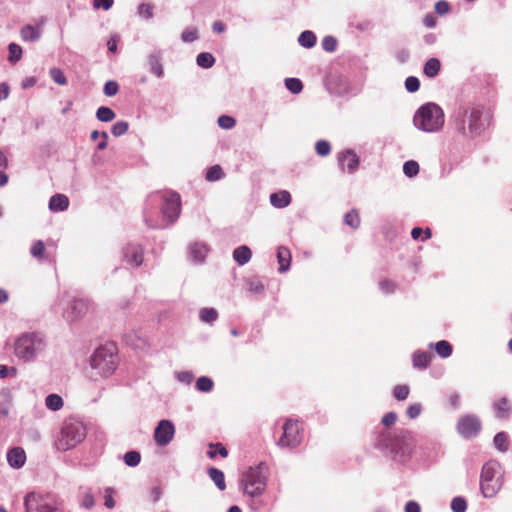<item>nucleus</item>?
<instances>
[{
    "instance_id": "f257e3e1",
    "label": "nucleus",
    "mask_w": 512,
    "mask_h": 512,
    "mask_svg": "<svg viewBox=\"0 0 512 512\" xmlns=\"http://www.w3.org/2000/svg\"><path fill=\"white\" fill-rule=\"evenodd\" d=\"M161 206L162 222L158 223L152 219L147 209L144 210V221L146 225L153 229L166 228L177 221L181 212L180 195L173 191L155 192L148 196L147 205Z\"/></svg>"
},
{
    "instance_id": "f03ea898",
    "label": "nucleus",
    "mask_w": 512,
    "mask_h": 512,
    "mask_svg": "<svg viewBox=\"0 0 512 512\" xmlns=\"http://www.w3.org/2000/svg\"><path fill=\"white\" fill-rule=\"evenodd\" d=\"M451 121L459 133L471 138L481 135L488 125L480 105H459L451 115Z\"/></svg>"
},
{
    "instance_id": "7ed1b4c3",
    "label": "nucleus",
    "mask_w": 512,
    "mask_h": 512,
    "mask_svg": "<svg viewBox=\"0 0 512 512\" xmlns=\"http://www.w3.org/2000/svg\"><path fill=\"white\" fill-rule=\"evenodd\" d=\"M46 336L41 332H23L13 342L14 356L24 364L36 362L47 349Z\"/></svg>"
},
{
    "instance_id": "20e7f679",
    "label": "nucleus",
    "mask_w": 512,
    "mask_h": 512,
    "mask_svg": "<svg viewBox=\"0 0 512 512\" xmlns=\"http://www.w3.org/2000/svg\"><path fill=\"white\" fill-rule=\"evenodd\" d=\"M376 446L389 451L394 460L405 462L412 453V436L407 430L383 431L376 438Z\"/></svg>"
},
{
    "instance_id": "39448f33",
    "label": "nucleus",
    "mask_w": 512,
    "mask_h": 512,
    "mask_svg": "<svg viewBox=\"0 0 512 512\" xmlns=\"http://www.w3.org/2000/svg\"><path fill=\"white\" fill-rule=\"evenodd\" d=\"M117 363L116 347L113 344L100 346L91 357L89 377L92 380L109 377L115 372Z\"/></svg>"
},
{
    "instance_id": "423d86ee",
    "label": "nucleus",
    "mask_w": 512,
    "mask_h": 512,
    "mask_svg": "<svg viewBox=\"0 0 512 512\" xmlns=\"http://www.w3.org/2000/svg\"><path fill=\"white\" fill-rule=\"evenodd\" d=\"M413 123L423 132H438L444 125V112L439 105L432 102L426 103L415 112Z\"/></svg>"
},
{
    "instance_id": "0eeeda50",
    "label": "nucleus",
    "mask_w": 512,
    "mask_h": 512,
    "mask_svg": "<svg viewBox=\"0 0 512 512\" xmlns=\"http://www.w3.org/2000/svg\"><path fill=\"white\" fill-rule=\"evenodd\" d=\"M268 475L269 468L264 462L250 467L241 480L243 493L250 498L261 496L266 490Z\"/></svg>"
},
{
    "instance_id": "6e6552de",
    "label": "nucleus",
    "mask_w": 512,
    "mask_h": 512,
    "mask_svg": "<svg viewBox=\"0 0 512 512\" xmlns=\"http://www.w3.org/2000/svg\"><path fill=\"white\" fill-rule=\"evenodd\" d=\"M87 435L85 424L78 419L68 418L64 421L60 436L56 442L57 448L67 451L81 443Z\"/></svg>"
},
{
    "instance_id": "1a4fd4ad",
    "label": "nucleus",
    "mask_w": 512,
    "mask_h": 512,
    "mask_svg": "<svg viewBox=\"0 0 512 512\" xmlns=\"http://www.w3.org/2000/svg\"><path fill=\"white\" fill-rule=\"evenodd\" d=\"M26 512H65L64 501L53 493L30 492L24 498Z\"/></svg>"
},
{
    "instance_id": "9d476101",
    "label": "nucleus",
    "mask_w": 512,
    "mask_h": 512,
    "mask_svg": "<svg viewBox=\"0 0 512 512\" xmlns=\"http://www.w3.org/2000/svg\"><path fill=\"white\" fill-rule=\"evenodd\" d=\"M502 474L498 462H486L481 470L480 489L485 498L494 497L502 487Z\"/></svg>"
},
{
    "instance_id": "9b49d317",
    "label": "nucleus",
    "mask_w": 512,
    "mask_h": 512,
    "mask_svg": "<svg viewBox=\"0 0 512 512\" xmlns=\"http://www.w3.org/2000/svg\"><path fill=\"white\" fill-rule=\"evenodd\" d=\"M303 435L299 429L298 421L287 420L283 425V434L277 444L280 447L295 448L300 445Z\"/></svg>"
},
{
    "instance_id": "f8f14e48",
    "label": "nucleus",
    "mask_w": 512,
    "mask_h": 512,
    "mask_svg": "<svg viewBox=\"0 0 512 512\" xmlns=\"http://www.w3.org/2000/svg\"><path fill=\"white\" fill-rule=\"evenodd\" d=\"M175 426L170 420H161L154 430V440L159 446L168 445L174 437Z\"/></svg>"
},
{
    "instance_id": "ddd939ff",
    "label": "nucleus",
    "mask_w": 512,
    "mask_h": 512,
    "mask_svg": "<svg viewBox=\"0 0 512 512\" xmlns=\"http://www.w3.org/2000/svg\"><path fill=\"white\" fill-rule=\"evenodd\" d=\"M457 429L463 437L470 438L480 432L481 423L476 416L467 415L459 419Z\"/></svg>"
},
{
    "instance_id": "4468645a",
    "label": "nucleus",
    "mask_w": 512,
    "mask_h": 512,
    "mask_svg": "<svg viewBox=\"0 0 512 512\" xmlns=\"http://www.w3.org/2000/svg\"><path fill=\"white\" fill-rule=\"evenodd\" d=\"M209 253V247L204 242H194L188 247L189 259L196 264L203 263Z\"/></svg>"
},
{
    "instance_id": "2eb2a0df",
    "label": "nucleus",
    "mask_w": 512,
    "mask_h": 512,
    "mask_svg": "<svg viewBox=\"0 0 512 512\" xmlns=\"http://www.w3.org/2000/svg\"><path fill=\"white\" fill-rule=\"evenodd\" d=\"M123 257L128 264L138 267L143 262V249L140 245L129 244L123 250Z\"/></svg>"
},
{
    "instance_id": "dca6fc26",
    "label": "nucleus",
    "mask_w": 512,
    "mask_h": 512,
    "mask_svg": "<svg viewBox=\"0 0 512 512\" xmlns=\"http://www.w3.org/2000/svg\"><path fill=\"white\" fill-rule=\"evenodd\" d=\"M338 162L341 169L347 168L349 173H354L359 165V158L353 150H346L338 155Z\"/></svg>"
},
{
    "instance_id": "f3484780",
    "label": "nucleus",
    "mask_w": 512,
    "mask_h": 512,
    "mask_svg": "<svg viewBox=\"0 0 512 512\" xmlns=\"http://www.w3.org/2000/svg\"><path fill=\"white\" fill-rule=\"evenodd\" d=\"M147 67L153 75L157 78H163L164 76V67L162 64V52L155 51L150 53L147 56Z\"/></svg>"
},
{
    "instance_id": "a211bd4d",
    "label": "nucleus",
    "mask_w": 512,
    "mask_h": 512,
    "mask_svg": "<svg viewBox=\"0 0 512 512\" xmlns=\"http://www.w3.org/2000/svg\"><path fill=\"white\" fill-rule=\"evenodd\" d=\"M89 309V303L85 299H74L71 304L70 311L67 312V319L69 321L77 320L83 317Z\"/></svg>"
},
{
    "instance_id": "6ab92c4d",
    "label": "nucleus",
    "mask_w": 512,
    "mask_h": 512,
    "mask_svg": "<svg viewBox=\"0 0 512 512\" xmlns=\"http://www.w3.org/2000/svg\"><path fill=\"white\" fill-rule=\"evenodd\" d=\"M7 462L15 469L22 468L26 462V453L21 447H14L7 452Z\"/></svg>"
},
{
    "instance_id": "aec40b11",
    "label": "nucleus",
    "mask_w": 512,
    "mask_h": 512,
    "mask_svg": "<svg viewBox=\"0 0 512 512\" xmlns=\"http://www.w3.org/2000/svg\"><path fill=\"white\" fill-rule=\"evenodd\" d=\"M270 203L275 208H285L291 203V194L286 190L272 193Z\"/></svg>"
},
{
    "instance_id": "412c9836",
    "label": "nucleus",
    "mask_w": 512,
    "mask_h": 512,
    "mask_svg": "<svg viewBox=\"0 0 512 512\" xmlns=\"http://www.w3.org/2000/svg\"><path fill=\"white\" fill-rule=\"evenodd\" d=\"M278 271L284 273L289 270L291 264V252L287 247L280 246L277 250Z\"/></svg>"
},
{
    "instance_id": "4be33fe9",
    "label": "nucleus",
    "mask_w": 512,
    "mask_h": 512,
    "mask_svg": "<svg viewBox=\"0 0 512 512\" xmlns=\"http://www.w3.org/2000/svg\"><path fill=\"white\" fill-rule=\"evenodd\" d=\"M42 30L32 25H24L20 30L21 39L25 42H35L40 39Z\"/></svg>"
},
{
    "instance_id": "5701e85b",
    "label": "nucleus",
    "mask_w": 512,
    "mask_h": 512,
    "mask_svg": "<svg viewBox=\"0 0 512 512\" xmlns=\"http://www.w3.org/2000/svg\"><path fill=\"white\" fill-rule=\"evenodd\" d=\"M69 206V199L64 194H55L49 200V209L51 211H65Z\"/></svg>"
},
{
    "instance_id": "b1692460",
    "label": "nucleus",
    "mask_w": 512,
    "mask_h": 512,
    "mask_svg": "<svg viewBox=\"0 0 512 512\" xmlns=\"http://www.w3.org/2000/svg\"><path fill=\"white\" fill-rule=\"evenodd\" d=\"M251 257L252 252L246 245L239 246L233 251V259L240 266L247 264Z\"/></svg>"
},
{
    "instance_id": "393cba45",
    "label": "nucleus",
    "mask_w": 512,
    "mask_h": 512,
    "mask_svg": "<svg viewBox=\"0 0 512 512\" xmlns=\"http://www.w3.org/2000/svg\"><path fill=\"white\" fill-rule=\"evenodd\" d=\"M495 415L497 418L505 419L511 413V405L506 397L500 398L493 404Z\"/></svg>"
},
{
    "instance_id": "a878e982",
    "label": "nucleus",
    "mask_w": 512,
    "mask_h": 512,
    "mask_svg": "<svg viewBox=\"0 0 512 512\" xmlns=\"http://www.w3.org/2000/svg\"><path fill=\"white\" fill-rule=\"evenodd\" d=\"M432 355L425 351H416L413 354V367L416 369H426L431 361Z\"/></svg>"
},
{
    "instance_id": "bb28decb",
    "label": "nucleus",
    "mask_w": 512,
    "mask_h": 512,
    "mask_svg": "<svg viewBox=\"0 0 512 512\" xmlns=\"http://www.w3.org/2000/svg\"><path fill=\"white\" fill-rule=\"evenodd\" d=\"M207 473L220 491L226 489L225 476L221 470L215 467H211L208 469Z\"/></svg>"
},
{
    "instance_id": "cd10ccee",
    "label": "nucleus",
    "mask_w": 512,
    "mask_h": 512,
    "mask_svg": "<svg viewBox=\"0 0 512 512\" xmlns=\"http://www.w3.org/2000/svg\"><path fill=\"white\" fill-rule=\"evenodd\" d=\"M441 68L440 61L437 58H430L424 64L423 72L429 78H434L438 75Z\"/></svg>"
},
{
    "instance_id": "c85d7f7f",
    "label": "nucleus",
    "mask_w": 512,
    "mask_h": 512,
    "mask_svg": "<svg viewBox=\"0 0 512 512\" xmlns=\"http://www.w3.org/2000/svg\"><path fill=\"white\" fill-rule=\"evenodd\" d=\"M316 40L315 34L310 30L303 31L298 37V43L300 46L307 49L314 47Z\"/></svg>"
},
{
    "instance_id": "c756f323",
    "label": "nucleus",
    "mask_w": 512,
    "mask_h": 512,
    "mask_svg": "<svg viewBox=\"0 0 512 512\" xmlns=\"http://www.w3.org/2000/svg\"><path fill=\"white\" fill-rule=\"evenodd\" d=\"M196 63L199 67L208 69L215 63L214 56L209 52H201L196 57Z\"/></svg>"
},
{
    "instance_id": "7c9ffc66",
    "label": "nucleus",
    "mask_w": 512,
    "mask_h": 512,
    "mask_svg": "<svg viewBox=\"0 0 512 512\" xmlns=\"http://www.w3.org/2000/svg\"><path fill=\"white\" fill-rule=\"evenodd\" d=\"M63 404V399L58 394H49L45 399V405L51 411L60 410Z\"/></svg>"
},
{
    "instance_id": "2f4dec72",
    "label": "nucleus",
    "mask_w": 512,
    "mask_h": 512,
    "mask_svg": "<svg viewBox=\"0 0 512 512\" xmlns=\"http://www.w3.org/2000/svg\"><path fill=\"white\" fill-rule=\"evenodd\" d=\"M116 117L115 112L106 106H101L96 111V118L101 122H110Z\"/></svg>"
},
{
    "instance_id": "473e14b6",
    "label": "nucleus",
    "mask_w": 512,
    "mask_h": 512,
    "mask_svg": "<svg viewBox=\"0 0 512 512\" xmlns=\"http://www.w3.org/2000/svg\"><path fill=\"white\" fill-rule=\"evenodd\" d=\"M434 347L436 353L442 358H447L452 354V345L446 340L438 341Z\"/></svg>"
},
{
    "instance_id": "72a5a7b5",
    "label": "nucleus",
    "mask_w": 512,
    "mask_h": 512,
    "mask_svg": "<svg viewBox=\"0 0 512 512\" xmlns=\"http://www.w3.org/2000/svg\"><path fill=\"white\" fill-rule=\"evenodd\" d=\"M199 318L202 322L213 323L218 318V312L215 308H202L199 313Z\"/></svg>"
},
{
    "instance_id": "f704fd0d",
    "label": "nucleus",
    "mask_w": 512,
    "mask_h": 512,
    "mask_svg": "<svg viewBox=\"0 0 512 512\" xmlns=\"http://www.w3.org/2000/svg\"><path fill=\"white\" fill-rule=\"evenodd\" d=\"M493 443L495 447L501 451L506 452L508 450V436L505 432H499L494 436Z\"/></svg>"
},
{
    "instance_id": "c9c22d12",
    "label": "nucleus",
    "mask_w": 512,
    "mask_h": 512,
    "mask_svg": "<svg viewBox=\"0 0 512 512\" xmlns=\"http://www.w3.org/2000/svg\"><path fill=\"white\" fill-rule=\"evenodd\" d=\"M285 87L293 94H299L303 90L302 81L298 78H286Z\"/></svg>"
},
{
    "instance_id": "e433bc0d",
    "label": "nucleus",
    "mask_w": 512,
    "mask_h": 512,
    "mask_svg": "<svg viewBox=\"0 0 512 512\" xmlns=\"http://www.w3.org/2000/svg\"><path fill=\"white\" fill-rule=\"evenodd\" d=\"M9 57L8 60L11 63H17L22 57V48L16 43H10L8 45Z\"/></svg>"
},
{
    "instance_id": "4c0bfd02",
    "label": "nucleus",
    "mask_w": 512,
    "mask_h": 512,
    "mask_svg": "<svg viewBox=\"0 0 512 512\" xmlns=\"http://www.w3.org/2000/svg\"><path fill=\"white\" fill-rule=\"evenodd\" d=\"M344 223L354 229L360 225V217L357 210L353 209L345 214Z\"/></svg>"
},
{
    "instance_id": "58836bf2",
    "label": "nucleus",
    "mask_w": 512,
    "mask_h": 512,
    "mask_svg": "<svg viewBox=\"0 0 512 512\" xmlns=\"http://www.w3.org/2000/svg\"><path fill=\"white\" fill-rule=\"evenodd\" d=\"M213 385L212 379L206 376H201L196 381V389L200 392H210Z\"/></svg>"
},
{
    "instance_id": "ea45409f",
    "label": "nucleus",
    "mask_w": 512,
    "mask_h": 512,
    "mask_svg": "<svg viewBox=\"0 0 512 512\" xmlns=\"http://www.w3.org/2000/svg\"><path fill=\"white\" fill-rule=\"evenodd\" d=\"M124 463L129 467L137 466L141 461V455L138 451H129L124 454Z\"/></svg>"
},
{
    "instance_id": "a19ab883",
    "label": "nucleus",
    "mask_w": 512,
    "mask_h": 512,
    "mask_svg": "<svg viewBox=\"0 0 512 512\" xmlns=\"http://www.w3.org/2000/svg\"><path fill=\"white\" fill-rule=\"evenodd\" d=\"M209 448L207 455L210 458H215L217 454L221 457H226L228 455L227 449L221 443H210Z\"/></svg>"
},
{
    "instance_id": "79ce46f5",
    "label": "nucleus",
    "mask_w": 512,
    "mask_h": 512,
    "mask_svg": "<svg viewBox=\"0 0 512 512\" xmlns=\"http://www.w3.org/2000/svg\"><path fill=\"white\" fill-rule=\"evenodd\" d=\"M403 172L407 177H414L419 173V164L414 160L406 161L403 165Z\"/></svg>"
},
{
    "instance_id": "37998d69",
    "label": "nucleus",
    "mask_w": 512,
    "mask_h": 512,
    "mask_svg": "<svg viewBox=\"0 0 512 512\" xmlns=\"http://www.w3.org/2000/svg\"><path fill=\"white\" fill-rule=\"evenodd\" d=\"M450 507L453 512H465L467 510V502L464 497L457 496L452 499Z\"/></svg>"
},
{
    "instance_id": "c03bdc74",
    "label": "nucleus",
    "mask_w": 512,
    "mask_h": 512,
    "mask_svg": "<svg viewBox=\"0 0 512 512\" xmlns=\"http://www.w3.org/2000/svg\"><path fill=\"white\" fill-rule=\"evenodd\" d=\"M224 176L223 170L219 165L210 167L206 173V179L208 181H217L222 179Z\"/></svg>"
},
{
    "instance_id": "a18cd8bd",
    "label": "nucleus",
    "mask_w": 512,
    "mask_h": 512,
    "mask_svg": "<svg viewBox=\"0 0 512 512\" xmlns=\"http://www.w3.org/2000/svg\"><path fill=\"white\" fill-rule=\"evenodd\" d=\"M128 128H129L128 122L118 121L112 126L111 133L115 137H120L128 131Z\"/></svg>"
},
{
    "instance_id": "49530a36",
    "label": "nucleus",
    "mask_w": 512,
    "mask_h": 512,
    "mask_svg": "<svg viewBox=\"0 0 512 512\" xmlns=\"http://www.w3.org/2000/svg\"><path fill=\"white\" fill-rule=\"evenodd\" d=\"M410 389L407 385H396L393 389V396L399 400L403 401L408 398Z\"/></svg>"
},
{
    "instance_id": "de8ad7c7",
    "label": "nucleus",
    "mask_w": 512,
    "mask_h": 512,
    "mask_svg": "<svg viewBox=\"0 0 512 512\" xmlns=\"http://www.w3.org/2000/svg\"><path fill=\"white\" fill-rule=\"evenodd\" d=\"M50 77L53 81L59 85H65L67 83L66 76L63 71L59 68H51L49 71Z\"/></svg>"
},
{
    "instance_id": "09e8293b",
    "label": "nucleus",
    "mask_w": 512,
    "mask_h": 512,
    "mask_svg": "<svg viewBox=\"0 0 512 512\" xmlns=\"http://www.w3.org/2000/svg\"><path fill=\"white\" fill-rule=\"evenodd\" d=\"M316 152L319 156H327L331 152L330 143L326 140H319L315 145Z\"/></svg>"
},
{
    "instance_id": "8fccbe9b",
    "label": "nucleus",
    "mask_w": 512,
    "mask_h": 512,
    "mask_svg": "<svg viewBox=\"0 0 512 512\" xmlns=\"http://www.w3.org/2000/svg\"><path fill=\"white\" fill-rule=\"evenodd\" d=\"M138 15L144 19H151L153 17V5L149 3H142L138 6Z\"/></svg>"
},
{
    "instance_id": "3c124183",
    "label": "nucleus",
    "mask_w": 512,
    "mask_h": 512,
    "mask_svg": "<svg viewBox=\"0 0 512 512\" xmlns=\"http://www.w3.org/2000/svg\"><path fill=\"white\" fill-rule=\"evenodd\" d=\"M322 48L327 52H334L337 48V39L333 36H325L322 40Z\"/></svg>"
},
{
    "instance_id": "603ef678",
    "label": "nucleus",
    "mask_w": 512,
    "mask_h": 512,
    "mask_svg": "<svg viewBox=\"0 0 512 512\" xmlns=\"http://www.w3.org/2000/svg\"><path fill=\"white\" fill-rule=\"evenodd\" d=\"M218 125L223 129H232L236 125V120L228 115H221L218 118Z\"/></svg>"
},
{
    "instance_id": "864d4df0",
    "label": "nucleus",
    "mask_w": 512,
    "mask_h": 512,
    "mask_svg": "<svg viewBox=\"0 0 512 512\" xmlns=\"http://www.w3.org/2000/svg\"><path fill=\"white\" fill-rule=\"evenodd\" d=\"M420 81L417 77L409 76L405 80V88L408 92L414 93L419 90Z\"/></svg>"
},
{
    "instance_id": "5fc2aeb1",
    "label": "nucleus",
    "mask_w": 512,
    "mask_h": 512,
    "mask_svg": "<svg viewBox=\"0 0 512 512\" xmlns=\"http://www.w3.org/2000/svg\"><path fill=\"white\" fill-rule=\"evenodd\" d=\"M119 90V85L116 81L110 80L107 81L104 85L103 92L106 96L111 97L117 94Z\"/></svg>"
},
{
    "instance_id": "6e6d98bb",
    "label": "nucleus",
    "mask_w": 512,
    "mask_h": 512,
    "mask_svg": "<svg viewBox=\"0 0 512 512\" xmlns=\"http://www.w3.org/2000/svg\"><path fill=\"white\" fill-rule=\"evenodd\" d=\"M183 42H193L198 39V31L195 28L185 29L181 34Z\"/></svg>"
},
{
    "instance_id": "4d7b16f0",
    "label": "nucleus",
    "mask_w": 512,
    "mask_h": 512,
    "mask_svg": "<svg viewBox=\"0 0 512 512\" xmlns=\"http://www.w3.org/2000/svg\"><path fill=\"white\" fill-rule=\"evenodd\" d=\"M248 290L252 293H261L264 290V285L258 279H250L247 282Z\"/></svg>"
},
{
    "instance_id": "13d9d810",
    "label": "nucleus",
    "mask_w": 512,
    "mask_h": 512,
    "mask_svg": "<svg viewBox=\"0 0 512 512\" xmlns=\"http://www.w3.org/2000/svg\"><path fill=\"white\" fill-rule=\"evenodd\" d=\"M421 411H422V405L420 403H414V404H411L407 408L406 415L410 419H415L421 414Z\"/></svg>"
},
{
    "instance_id": "bf43d9fd",
    "label": "nucleus",
    "mask_w": 512,
    "mask_h": 512,
    "mask_svg": "<svg viewBox=\"0 0 512 512\" xmlns=\"http://www.w3.org/2000/svg\"><path fill=\"white\" fill-rule=\"evenodd\" d=\"M44 251L45 245L41 240L36 241L30 250L32 256L36 258H41L44 254Z\"/></svg>"
},
{
    "instance_id": "052dcab7",
    "label": "nucleus",
    "mask_w": 512,
    "mask_h": 512,
    "mask_svg": "<svg viewBox=\"0 0 512 512\" xmlns=\"http://www.w3.org/2000/svg\"><path fill=\"white\" fill-rule=\"evenodd\" d=\"M95 505V499L90 490L85 492L82 498L81 506L85 509H91Z\"/></svg>"
},
{
    "instance_id": "680f3d73",
    "label": "nucleus",
    "mask_w": 512,
    "mask_h": 512,
    "mask_svg": "<svg viewBox=\"0 0 512 512\" xmlns=\"http://www.w3.org/2000/svg\"><path fill=\"white\" fill-rule=\"evenodd\" d=\"M17 369L13 366L0 365V378L15 377Z\"/></svg>"
},
{
    "instance_id": "e2e57ef3",
    "label": "nucleus",
    "mask_w": 512,
    "mask_h": 512,
    "mask_svg": "<svg viewBox=\"0 0 512 512\" xmlns=\"http://www.w3.org/2000/svg\"><path fill=\"white\" fill-rule=\"evenodd\" d=\"M435 11L439 15H445L450 11V4L445 0L437 1L435 4Z\"/></svg>"
},
{
    "instance_id": "0e129e2a",
    "label": "nucleus",
    "mask_w": 512,
    "mask_h": 512,
    "mask_svg": "<svg viewBox=\"0 0 512 512\" xmlns=\"http://www.w3.org/2000/svg\"><path fill=\"white\" fill-rule=\"evenodd\" d=\"M379 286H380V289L382 290V292H384L385 294H390L395 291L394 282H392L388 279L381 280L379 283Z\"/></svg>"
},
{
    "instance_id": "69168bd1",
    "label": "nucleus",
    "mask_w": 512,
    "mask_h": 512,
    "mask_svg": "<svg viewBox=\"0 0 512 512\" xmlns=\"http://www.w3.org/2000/svg\"><path fill=\"white\" fill-rule=\"evenodd\" d=\"M113 492H114V490L111 487H108V488L105 489V497H104L105 498V502H104V505L107 508H109V509H112L115 506V501H114L113 496H112Z\"/></svg>"
},
{
    "instance_id": "338daca9",
    "label": "nucleus",
    "mask_w": 512,
    "mask_h": 512,
    "mask_svg": "<svg viewBox=\"0 0 512 512\" xmlns=\"http://www.w3.org/2000/svg\"><path fill=\"white\" fill-rule=\"evenodd\" d=\"M397 414L395 412H388L386 413L383 418H382V424L387 426V427H390L392 425H394L397 421Z\"/></svg>"
},
{
    "instance_id": "774afa93",
    "label": "nucleus",
    "mask_w": 512,
    "mask_h": 512,
    "mask_svg": "<svg viewBox=\"0 0 512 512\" xmlns=\"http://www.w3.org/2000/svg\"><path fill=\"white\" fill-rule=\"evenodd\" d=\"M420 505L415 501H408L405 505V512H420Z\"/></svg>"
}]
</instances>
